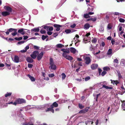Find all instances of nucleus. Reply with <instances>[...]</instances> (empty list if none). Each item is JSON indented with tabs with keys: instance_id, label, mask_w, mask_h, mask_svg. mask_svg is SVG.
<instances>
[{
	"instance_id": "obj_1",
	"label": "nucleus",
	"mask_w": 125,
	"mask_h": 125,
	"mask_svg": "<svg viewBox=\"0 0 125 125\" xmlns=\"http://www.w3.org/2000/svg\"><path fill=\"white\" fill-rule=\"evenodd\" d=\"M92 57L89 54H86L83 55V58L85 61V63L87 65L89 64L91 62Z\"/></svg>"
},
{
	"instance_id": "obj_2",
	"label": "nucleus",
	"mask_w": 125,
	"mask_h": 125,
	"mask_svg": "<svg viewBox=\"0 0 125 125\" xmlns=\"http://www.w3.org/2000/svg\"><path fill=\"white\" fill-rule=\"evenodd\" d=\"M50 65L49 67L50 68V69L55 70L56 69V67L52 59V58H50Z\"/></svg>"
},
{
	"instance_id": "obj_3",
	"label": "nucleus",
	"mask_w": 125,
	"mask_h": 125,
	"mask_svg": "<svg viewBox=\"0 0 125 125\" xmlns=\"http://www.w3.org/2000/svg\"><path fill=\"white\" fill-rule=\"evenodd\" d=\"M25 100L23 99H19L14 102L13 105H16L17 104H21L25 103Z\"/></svg>"
},
{
	"instance_id": "obj_4",
	"label": "nucleus",
	"mask_w": 125,
	"mask_h": 125,
	"mask_svg": "<svg viewBox=\"0 0 125 125\" xmlns=\"http://www.w3.org/2000/svg\"><path fill=\"white\" fill-rule=\"evenodd\" d=\"M90 35V33H86V35L85 36V37L83 39V42L84 43H86L90 42V41L88 40L89 37H88Z\"/></svg>"
},
{
	"instance_id": "obj_5",
	"label": "nucleus",
	"mask_w": 125,
	"mask_h": 125,
	"mask_svg": "<svg viewBox=\"0 0 125 125\" xmlns=\"http://www.w3.org/2000/svg\"><path fill=\"white\" fill-rule=\"evenodd\" d=\"M79 37V36L78 35L76 34L75 35V37L74 38V40H75V41H76V42H75V44L76 46H78L79 44V43L80 41L78 39Z\"/></svg>"
},
{
	"instance_id": "obj_6",
	"label": "nucleus",
	"mask_w": 125,
	"mask_h": 125,
	"mask_svg": "<svg viewBox=\"0 0 125 125\" xmlns=\"http://www.w3.org/2000/svg\"><path fill=\"white\" fill-rule=\"evenodd\" d=\"M39 54V52L37 51H34L32 54L31 55V57L33 59H35L37 55Z\"/></svg>"
},
{
	"instance_id": "obj_7",
	"label": "nucleus",
	"mask_w": 125,
	"mask_h": 125,
	"mask_svg": "<svg viewBox=\"0 0 125 125\" xmlns=\"http://www.w3.org/2000/svg\"><path fill=\"white\" fill-rule=\"evenodd\" d=\"M13 61L15 62L18 63L19 62V58L17 56H15L13 59H12Z\"/></svg>"
},
{
	"instance_id": "obj_8",
	"label": "nucleus",
	"mask_w": 125,
	"mask_h": 125,
	"mask_svg": "<svg viewBox=\"0 0 125 125\" xmlns=\"http://www.w3.org/2000/svg\"><path fill=\"white\" fill-rule=\"evenodd\" d=\"M43 54L42 52H41L40 53L38 54L37 55V59L38 60H40L42 58Z\"/></svg>"
},
{
	"instance_id": "obj_9",
	"label": "nucleus",
	"mask_w": 125,
	"mask_h": 125,
	"mask_svg": "<svg viewBox=\"0 0 125 125\" xmlns=\"http://www.w3.org/2000/svg\"><path fill=\"white\" fill-rule=\"evenodd\" d=\"M53 26L54 27L57 28L56 29V30L57 31H59L60 29L59 28L62 27V26L61 25L55 24H54L53 25Z\"/></svg>"
},
{
	"instance_id": "obj_10",
	"label": "nucleus",
	"mask_w": 125,
	"mask_h": 125,
	"mask_svg": "<svg viewBox=\"0 0 125 125\" xmlns=\"http://www.w3.org/2000/svg\"><path fill=\"white\" fill-rule=\"evenodd\" d=\"M4 9L6 10H7V12H9V13L11 12L12 11V9L9 6H5L4 7Z\"/></svg>"
},
{
	"instance_id": "obj_11",
	"label": "nucleus",
	"mask_w": 125,
	"mask_h": 125,
	"mask_svg": "<svg viewBox=\"0 0 125 125\" xmlns=\"http://www.w3.org/2000/svg\"><path fill=\"white\" fill-rule=\"evenodd\" d=\"M1 14L3 16H6L9 15L10 14V13H9V12H7V11H4L2 12Z\"/></svg>"
},
{
	"instance_id": "obj_12",
	"label": "nucleus",
	"mask_w": 125,
	"mask_h": 125,
	"mask_svg": "<svg viewBox=\"0 0 125 125\" xmlns=\"http://www.w3.org/2000/svg\"><path fill=\"white\" fill-rule=\"evenodd\" d=\"M74 31L73 30L71 29H66L65 31V32L67 34L71 33Z\"/></svg>"
},
{
	"instance_id": "obj_13",
	"label": "nucleus",
	"mask_w": 125,
	"mask_h": 125,
	"mask_svg": "<svg viewBox=\"0 0 125 125\" xmlns=\"http://www.w3.org/2000/svg\"><path fill=\"white\" fill-rule=\"evenodd\" d=\"M25 30H26L25 29L22 28L20 29L19 30H18V32L19 33H20L22 35H24L25 34V32L24 31Z\"/></svg>"
},
{
	"instance_id": "obj_14",
	"label": "nucleus",
	"mask_w": 125,
	"mask_h": 125,
	"mask_svg": "<svg viewBox=\"0 0 125 125\" xmlns=\"http://www.w3.org/2000/svg\"><path fill=\"white\" fill-rule=\"evenodd\" d=\"M70 51L71 52L73 53H75L76 52H78V51L73 47H71L70 49Z\"/></svg>"
},
{
	"instance_id": "obj_15",
	"label": "nucleus",
	"mask_w": 125,
	"mask_h": 125,
	"mask_svg": "<svg viewBox=\"0 0 125 125\" xmlns=\"http://www.w3.org/2000/svg\"><path fill=\"white\" fill-rule=\"evenodd\" d=\"M110 80L111 81V83L113 84H115L116 85L117 84L119 83V82L117 80Z\"/></svg>"
},
{
	"instance_id": "obj_16",
	"label": "nucleus",
	"mask_w": 125,
	"mask_h": 125,
	"mask_svg": "<svg viewBox=\"0 0 125 125\" xmlns=\"http://www.w3.org/2000/svg\"><path fill=\"white\" fill-rule=\"evenodd\" d=\"M26 60L29 63H32L33 62V60L30 57H27Z\"/></svg>"
},
{
	"instance_id": "obj_17",
	"label": "nucleus",
	"mask_w": 125,
	"mask_h": 125,
	"mask_svg": "<svg viewBox=\"0 0 125 125\" xmlns=\"http://www.w3.org/2000/svg\"><path fill=\"white\" fill-rule=\"evenodd\" d=\"M30 78L31 81L32 82H34L35 81V78L33 76H31L29 74L27 75Z\"/></svg>"
},
{
	"instance_id": "obj_18",
	"label": "nucleus",
	"mask_w": 125,
	"mask_h": 125,
	"mask_svg": "<svg viewBox=\"0 0 125 125\" xmlns=\"http://www.w3.org/2000/svg\"><path fill=\"white\" fill-rule=\"evenodd\" d=\"M98 65L96 64H94L91 65V67L92 69L93 70L97 68Z\"/></svg>"
},
{
	"instance_id": "obj_19",
	"label": "nucleus",
	"mask_w": 125,
	"mask_h": 125,
	"mask_svg": "<svg viewBox=\"0 0 125 125\" xmlns=\"http://www.w3.org/2000/svg\"><path fill=\"white\" fill-rule=\"evenodd\" d=\"M58 106V104L56 103V102H54L53 104L51 105V107L52 108H53L54 107H57Z\"/></svg>"
},
{
	"instance_id": "obj_20",
	"label": "nucleus",
	"mask_w": 125,
	"mask_h": 125,
	"mask_svg": "<svg viewBox=\"0 0 125 125\" xmlns=\"http://www.w3.org/2000/svg\"><path fill=\"white\" fill-rule=\"evenodd\" d=\"M120 64L122 66H125V60L124 59L121 60Z\"/></svg>"
},
{
	"instance_id": "obj_21",
	"label": "nucleus",
	"mask_w": 125,
	"mask_h": 125,
	"mask_svg": "<svg viewBox=\"0 0 125 125\" xmlns=\"http://www.w3.org/2000/svg\"><path fill=\"white\" fill-rule=\"evenodd\" d=\"M47 105V104H45V105L38 106H37L36 108H37L38 109H43L44 107H45V106Z\"/></svg>"
},
{
	"instance_id": "obj_22",
	"label": "nucleus",
	"mask_w": 125,
	"mask_h": 125,
	"mask_svg": "<svg viewBox=\"0 0 125 125\" xmlns=\"http://www.w3.org/2000/svg\"><path fill=\"white\" fill-rule=\"evenodd\" d=\"M31 31L35 32H38L39 30L40 29L39 27L37 28H34V29H33L31 30Z\"/></svg>"
},
{
	"instance_id": "obj_23",
	"label": "nucleus",
	"mask_w": 125,
	"mask_h": 125,
	"mask_svg": "<svg viewBox=\"0 0 125 125\" xmlns=\"http://www.w3.org/2000/svg\"><path fill=\"white\" fill-rule=\"evenodd\" d=\"M104 88L107 89H113V87H109L105 85H103L102 86Z\"/></svg>"
},
{
	"instance_id": "obj_24",
	"label": "nucleus",
	"mask_w": 125,
	"mask_h": 125,
	"mask_svg": "<svg viewBox=\"0 0 125 125\" xmlns=\"http://www.w3.org/2000/svg\"><path fill=\"white\" fill-rule=\"evenodd\" d=\"M53 108H47V109L46 110V111L47 112L48 111H51L52 113H54V110L53 109Z\"/></svg>"
},
{
	"instance_id": "obj_25",
	"label": "nucleus",
	"mask_w": 125,
	"mask_h": 125,
	"mask_svg": "<svg viewBox=\"0 0 125 125\" xmlns=\"http://www.w3.org/2000/svg\"><path fill=\"white\" fill-rule=\"evenodd\" d=\"M17 30L16 29H15L14 30V32H12L11 33V35L13 36H15L17 34Z\"/></svg>"
},
{
	"instance_id": "obj_26",
	"label": "nucleus",
	"mask_w": 125,
	"mask_h": 125,
	"mask_svg": "<svg viewBox=\"0 0 125 125\" xmlns=\"http://www.w3.org/2000/svg\"><path fill=\"white\" fill-rule=\"evenodd\" d=\"M61 51L66 53H69L70 52L67 49H62Z\"/></svg>"
},
{
	"instance_id": "obj_27",
	"label": "nucleus",
	"mask_w": 125,
	"mask_h": 125,
	"mask_svg": "<svg viewBox=\"0 0 125 125\" xmlns=\"http://www.w3.org/2000/svg\"><path fill=\"white\" fill-rule=\"evenodd\" d=\"M107 54L108 55H111L112 54V50L111 49H109L108 51L107 52Z\"/></svg>"
},
{
	"instance_id": "obj_28",
	"label": "nucleus",
	"mask_w": 125,
	"mask_h": 125,
	"mask_svg": "<svg viewBox=\"0 0 125 125\" xmlns=\"http://www.w3.org/2000/svg\"><path fill=\"white\" fill-rule=\"evenodd\" d=\"M65 58L69 60H72L73 59V57L71 56L68 55H67Z\"/></svg>"
},
{
	"instance_id": "obj_29",
	"label": "nucleus",
	"mask_w": 125,
	"mask_h": 125,
	"mask_svg": "<svg viewBox=\"0 0 125 125\" xmlns=\"http://www.w3.org/2000/svg\"><path fill=\"white\" fill-rule=\"evenodd\" d=\"M89 6H90V7H89V8H88V10L89 11H92L94 9V7L92 6H91L90 5H89Z\"/></svg>"
},
{
	"instance_id": "obj_30",
	"label": "nucleus",
	"mask_w": 125,
	"mask_h": 125,
	"mask_svg": "<svg viewBox=\"0 0 125 125\" xmlns=\"http://www.w3.org/2000/svg\"><path fill=\"white\" fill-rule=\"evenodd\" d=\"M64 46L63 45L61 44H58L56 45V47L58 48H61Z\"/></svg>"
},
{
	"instance_id": "obj_31",
	"label": "nucleus",
	"mask_w": 125,
	"mask_h": 125,
	"mask_svg": "<svg viewBox=\"0 0 125 125\" xmlns=\"http://www.w3.org/2000/svg\"><path fill=\"white\" fill-rule=\"evenodd\" d=\"M90 27V25L88 24H86L84 25V27L86 29H88Z\"/></svg>"
},
{
	"instance_id": "obj_32",
	"label": "nucleus",
	"mask_w": 125,
	"mask_h": 125,
	"mask_svg": "<svg viewBox=\"0 0 125 125\" xmlns=\"http://www.w3.org/2000/svg\"><path fill=\"white\" fill-rule=\"evenodd\" d=\"M99 30L101 32H103L104 30V28L102 26H101L99 29Z\"/></svg>"
},
{
	"instance_id": "obj_33",
	"label": "nucleus",
	"mask_w": 125,
	"mask_h": 125,
	"mask_svg": "<svg viewBox=\"0 0 125 125\" xmlns=\"http://www.w3.org/2000/svg\"><path fill=\"white\" fill-rule=\"evenodd\" d=\"M103 69L104 71H107L110 70V68L108 67H105Z\"/></svg>"
},
{
	"instance_id": "obj_34",
	"label": "nucleus",
	"mask_w": 125,
	"mask_h": 125,
	"mask_svg": "<svg viewBox=\"0 0 125 125\" xmlns=\"http://www.w3.org/2000/svg\"><path fill=\"white\" fill-rule=\"evenodd\" d=\"M62 76V80L64 79L65 78L66 76L64 73H62L61 74Z\"/></svg>"
},
{
	"instance_id": "obj_35",
	"label": "nucleus",
	"mask_w": 125,
	"mask_h": 125,
	"mask_svg": "<svg viewBox=\"0 0 125 125\" xmlns=\"http://www.w3.org/2000/svg\"><path fill=\"white\" fill-rule=\"evenodd\" d=\"M114 63H115L118 64V60L117 58H116L113 61Z\"/></svg>"
},
{
	"instance_id": "obj_36",
	"label": "nucleus",
	"mask_w": 125,
	"mask_h": 125,
	"mask_svg": "<svg viewBox=\"0 0 125 125\" xmlns=\"http://www.w3.org/2000/svg\"><path fill=\"white\" fill-rule=\"evenodd\" d=\"M83 16L84 17L86 18H87L89 17V16L88 13L84 14Z\"/></svg>"
},
{
	"instance_id": "obj_37",
	"label": "nucleus",
	"mask_w": 125,
	"mask_h": 125,
	"mask_svg": "<svg viewBox=\"0 0 125 125\" xmlns=\"http://www.w3.org/2000/svg\"><path fill=\"white\" fill-rule=\"evenodd\" d=\"M91 122V124H92L93 123V122L91 120L89 121H86L85 122V124L86 125H87L88 123H89Z\"/></svg>"
},
{
	"instance_id": "obj_38",
	"label": "nucleus",
	"mask_w": 125,
	"mask_h": 125,
	"mask_svg": "<svg viewBox=\"0 0 125 125\" xmlns=\"http://www.w3.org/2000/svg\"><path fill=\"white\" fill-rule=\"evenodd\" d=\"M22 37H20L19 38L15 37V39L16 40L20 41L22 40Z\"/></svg>"
},
{
	"instance_id": "obj_39",
	"label": "nucleus",
	"mask_w": 125,
	"mask_h": 125,
	"mask_svg": "<svg viewBox=\"0 0 125 125\" xmlns=\"http://www.w3.org/2000/svg\"><path fill=\"white\" fill-rule=\"evenodd\" d=\"M23 125H34L30 123H23Z\"/></svg>"
},
{
	"instance_id": "obj_40",
	"label": "nucleus",
	"mask_w": 125,
	"mask_h": 125,
	"mask_svg": "<svg viewBox=\"0 0 125 125\" xmlns=\"http://www.w3.org/2000/svg\"><path fill=\"white\" fill-rule=\"evenodd\" d=\"M66 101V100H60L59 101L60 104H61L65 102Z\"/></svg>"
},
{
	"instance_id": "obj_41",
	"label": "nucleus",
	"mask_w": 125,
	"mask_h": 125,
	"mask_svg": "<svg viewBox=\"0 0 125 125\" xmlns=\"http://www.w3.org/2000/svg\"><path fill=\"white\" fill-rule=\"evenodd\" d=\"M87 111V110H86V109L84 110H82L80 111L79 113H85Z\"/></svg>"
},
{
	"instance_id": "obj_42",
	"label": "nucleus",
	"mask_w": 125,
	"mask_h": 125,
	"mask_svg": "<svg viewBox=\"0 0 125 125\" xmlns=\"http://www.w3.org/2000/svg\"><path fill=\"white\" fill-rule=\"evenodd\" d=\"M92 42L94 43H95L97 41V39L96 38H94L92 40Z\"/></svg>"
},
{
	"instance_id": "obj_43",
	"label": "nucleus",
	"mask_w": 125,
	"mask_h": 125,
	"mask_svg": "<svg viewBox=\"0 0 125 125\" xmlns=\"http://www.w3.org/2000/svg\"><path fill=\"white\" fill-rule=\"evenodd\" d=\"M112 25L110 24H109L107 26V28L109 29H111L112 28Z\"/></svg>"
},
{
	"instance_id": "obj_44",
	"label": "nucleus",
	"mask_w": 125,
	"mask_h": 125,
	"mask_svg": "<svg viewBox=\"0 0 125 125\" xmlns=\"http://www.w3.org/2000/svg\"><path fill=\"white\" fill-rule=\"evenodd\" d=\"M11 94V93H7L5 95V96L6 97H8Z\"/></svg>"
},
{
	"instance_id": "obj_45",
	"label": "nucleus",
	"mask_w": 125,
	"mask_h": 125,
	"mask_svg": "<svg viewBox=\"0 0 125 125\" xmlns=\"http://www.w3.org/2000/svg\"><path fill=\"white\" fill-rule=\"evenodd\" d=\"M33 13L35 14L36 15L38 13V12L37 10H34L33 11Z\"/></svg>"
},
{
	"instance_id": "obj_46",
	"label": "nucleus",
	"mask_w": 125,
	"mask_h": 125,
	"mask_svg": "<svg viewBox=\"0 0 125 125\" xmlns=\"http://www.w3.org/2000/svg\"><path fill=\"white\" fill-rule=\"evenodd\" d=\"M119 21L121 22H125V20L123 18H120L119 19Z\"/></svg>"
},
{
	"instance_id": "obj_47",
	"label": "nucleus",
	"mask_w": 125,
	"mask_h": 125,
	"mask_svg": "<svg viewBox=\"0 0 125 125\" xmlns=\"http://www.w3.org/2000/svg\"><path fill=\"white\" fill-rule=\"evenodd\" d=\"M90 78L89 76H87L84 79L86 81H87L90 80Z\"/></svg>"
},
{
	"instance_id": "obj_48",
	"label": "nucleus",
	"mask_w": 125,
	"mask_h": 125,
	"mask_svg": "<svg viewBox=\"0 0 125 125\" xmlns=\"http://www.w3.org/2000/svg\"><path fill=\"white\" fill-rule=\"evenodd\" d=\"M40 32L42 34H45L46 33V31L43 30H41L40 31Z\"/></svg>"
},
{
	"instance_id": "obj_49",
	"label": "nucleus",
	"mask_w": 125,
	"mask_h": 125,
	"mask_svg": "<svg viewBox=\"0 0 125 125\" xmlns=\"http://www.w3.org/2000/svg\"><path fill=\"white\" fill-rule=\"evenodd\" d=\"M15 29L10 28L8 29V31L9 32H12L14 31Z\"/></svg>"
},
{
	"instance_id": "obj_50",
	"label": "nucleus",
	"mask_w": 125,
	"mask_h": 125,
	"mask_svg": "<svg viewBox=\"0 0 125 125\" xmlns=\"http://www.w3.org/2000/svg\"><path fill=\"white\" fill-rule=\"evenodd\" d=\"M79 106L80 108L82 109L84 108V106L83 105L80 104H79Z\"/></svg>"
},
{
	"instance_id": "obj_51",
	"label": "nucleus",
	"mask_w": 125,
	"mask_h": 125,
	"mask_svg": "<svg viewBox=\"0 0 125 125\" xmlns=\"http://www.w3.org/2000/svg\"><path fill=\"white\" fill-rule=\"evenodd\" d=\"M106 73V72L105 71H104L102 73L101 75L102 76H104Z\"/></svg>"
},
{
	"instance_id": "obj_52",
	"label": "nucleus",
	"mask_w": 125,
	"mask_h": 125,
	"mask_svg": "<svg viewBox=\"0 0 125 125\" xmlns=\"http://www.w3.org/2000/svg\"><path fill=\"white\" fill-rule=\"evenodd\" d=\"M54 76V74L53 73H51L49 75V76L50 77H52Z\"/></svg>"
},
{
	"instance_id": "obj_53",
	"label": "nucleus",
	"mask_w": 125,
	"mask_h": 125,
	"mask_svg": "<svg viewBox=\"0 0 125 125\" xmlns=\"http://www.w3.org/2000/svg\"><path fill=\"white\" fill-rule=\"evenodd\" d=\"M43 28L44 29L46 30L47 31H48L49 28V26H44Z\"/></svg>"
},
{
	"instance_id": "obj_54",
	"label": "nucleus",
	"mask_w": 125,
	"mask_h": 125,
	"mask_svg": "<svg viewBox=\"0 0 125 125\" xmlns=\"http://www.w3.org/2000/svg\"><path fill=\"white\" fill-rule=\"evenodd\" d=\"M63 56L65 58L66 57L67 55V54L65 52H63L62 54Z\"/></svg>"
},
{
	"instance_id": "obj_55",
	"label": "nucleus",
	"mask_w": 125,
	"mask_h": 125,
	"mask_svg": "<svg viewBox=\"0 0 125 125\" xmlns=\"http://www.w3.org/2000/svg\"><path fill=\"white\" fill-rule=\"evenodd\" d=\"M52 32L50 31H48L47 32V33L49 35H52Z\"/></svg>"
},
{
	"instance_id": "obj_56",
	"label": "nucleus",
	"mask_w": 125,
	"mask_h": 125,
	"mask_svg": "<svg viewBox=\"0 0 125 125\" xmlns=\"http://www.w3.org/2000/svg\"><path fill=\"white\" fill-rule=\"evenodd\" d=\"M24 42L23 41H21L19 42L17 44H22Z\"/></svg>"
},
{
	"instance_id": "obj_57",
	"label": "nucleus",
	"mask_w": 125,
	"mask_h": 125,
	"mask_svg": "<svg viewBox=\"0 0 125 125\" xmlns=\"http://www.w3.org/2000/svg\"><path fill=\"white\" fill-rule=\"evenodd\" d=\"M53 27H49V28L48 29V30H49L50 31H51L53 30Z\"/></svg>"
},
{
	"instance_id": "obj_58",
	"label": "nucleus",
	"mask_w": 125,
	"mask_h": 125,
	"mask_svg": "<svg viewBox=\"0 0 125 125\" xmlns=\"http://www.w3.org/2000/svg\"><path fill=\"white\" fill-rule=\"evenodd\" d=\"M28 66L29 68H31L32 67V65L31 64L28 63Z\"/></svg>"
},
{
	"instance_id": "obj_59",
	"label": "nucleus",
	"mask_w": 125,
	"mask_h": 125,
	"mask_svg": "<svg viewBox=\"0 0 125 125\" xmlns=\"http://www.w3.org/2000/svg\"><path fill=\"white\" fill-rule=\"evenodd\" d=\"M76 26L75 24H73L71 25L70 27L72 28H74Z\"/></svg>"
},
{
	"instance_id": "obj_60",
	"label": "nucleus",
	"mask_w": 125,
	"mask_h": 125,
	"mask_svg": "<svg viewBox=\"0 0 125 125\" xmlns=\"http://www.w3.org/2000/svg\"><path fill=\"white\" fill-rule=\"evenodd\" d=\"M122 109L124 110H125V103L124 104V105H122Z\"/></svg>"
},
{
	"instance_id": "obj_61",
	"label": "nucleus",
	"mask_w": 125,
	"mask_h": 125,
	"mask_svg": "<svg viewBox=\"0 0 125 125\" xmlns=\"http://www.w3.org/2000/svg\"><path fill=\"white\" fill-rule=\"evenodd\" d=\"M34 48L35 49H38L39 48V47L36 46H34Z\"/></svg>"
},
{
	"instance_id": "obj_62",
	"label": "nucleus",
	"mask_w": 125,
	"mask_h": 125,
	"mask_svg": "<svg viewBox=\"0 0 125 125\" xmlns=\"http://www.w3.org/2000/svg\"><path fill=\"white\" fill-rule=\"evenodd\" d=\"M23 37V39L24 40H25L28 38V37L27 36H24Z\"/></svg>"
},
{
	"instance_id": "obj_63",
	"label": "nucleus",
	"mask_w": 125,
	"mask_h": 125,
	"mask_svg": "<svg viewBox=\"0 0 125 125\" xmlns=\"http://www.w3.org/2000/svg\"><path fill=\"white\" fill-rule=\"evenodd\" d=\"M45 39H46V38L45 36L44 35H42V39L43 40H44Z\"/></svg>"
},
{
	"instance_id": "obj_64",
	"label": "nucleus",
	"mask_w": 125,
	"mask_h": 125,
	"mask_svg": "<svg viewBox=\"0 0 125 125\" xmlns=\"http://www.w3.org/2000/svg\"><path fill=\"white\" fill-rule=\"evenodd\" d=\"M29 46L28 45H27L24 48V49L26 50L27 51V50L29 49Z\"/></svg>"
}]
</instances>
